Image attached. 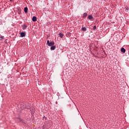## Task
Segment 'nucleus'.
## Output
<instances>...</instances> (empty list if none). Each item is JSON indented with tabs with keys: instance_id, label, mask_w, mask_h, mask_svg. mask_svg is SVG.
I'll use <instances>...</instances> for the list:
<instances>
[{
	"instance_id": "ddd939ff",
	"label": "nucleus",
	"mask_w": 129,
	"mask_h": 129,
	"mask_svg": "<svg viewBox=\"0 0 129 129\" xmlns=\"http://www.w3.org/2000/svg\"><path fill=\"white\" fill-rule=\"evenodd\" d=\"M43 119H45V120H47V117H45V116L43 117Z\"/></svg>"
},
{
	"instance_id": "0eeeda50",
	"label": "nucleus",
	"mask_w": 129,
	"mask_h": 129,
	"mask_svg": "<svg viewBox=\"0 0 129 129\" xmlns=\"http://www.w3.org/2000/svg\"><path fill=\"white\" fill-rule=\"evenodd\" d=\"M121 52H122V53H125V49H124L123 47H122L121 48Z\"/></svg>"
},
{
	"instance_id": "2eb2a0df",
	"label": "nucleus",
	"mask_w": 129,
	"mask_h": 129,
	"mask_svg": "<svg viewBox=\"0 0 129 129\" xmlns=\"http://www.w3.org/2000/svg\"><path fill=\"white\" fill-rule=\"evenodd\" d=\"M10 2H13V1H14V0H10Z\"/></svg>"
},
{
	"instance_id": "f3484780",
	"label": "nucleus",
	"mask_w": 129,
	"mask_h": 129,
	"mask_svg": "<svg viewBox=\"0 0 129 129\" xmlns=\"http://www.w3.org/2000/svg\"><path fill=\"white\" fill-rule=\"evenodd\" d=\"M126 10H128V8H126Z\"/></svg>"
},
{
	"instance_id": "39448f33",
	"label": "nucleus",
	"mask_w": 129,
	"mask_h": 129,
	"mask_svg": "<svg viewBox=\"0 0 129 129\" xmlns=\"http://www.w3.org/2000/svg\"><path fill=\"white\" fill-rule=\"evenodd\" d=\"M37 21V17L36 16H33L32 18V21L36 22Z\"/></svg>"
},
{
	"instance_id": "f03ea898",
	"label": "nucleus",
	"mask_w": 129,
	"mask_h": 129,
	"mask_svg": "<svg viewBox=\"0 0 129 129\" xmlns=\"http://www.w3.org/2000/svg\"><path fill=\"white\" fill-rule=\"evenodd\" d=\"M20 37L23 38V37H26V32H21L20 33Z\"/></svg>"
},
{
	"instance_id": "6e6552de",
	"label": "nucleus",
	"mask_w": 129,
	"mask_h": 129,
	"mask_svg": "<svg viewBox=\"0 0 129 129\" xmlns=\"http://www.w3.org/2000/svg\"><path fill=\"white\" fill-rule=\"evenodd\" d=\"M24 13H25V14H28V8H27V7H25L24 8Z\"/></svg>"
},
{
	"instance_id": "4468645a",
	"label": "nucleus",
	"mask_w": 129,
	"mask_h": 129,
	"mask_svg": "<svg viewBox=\"0 0 129 129\" xmlns=\"http://www.w3.org/2000/svg\"><path fill=\"white\" fill-rule=\"evenodd\" d=\"M93 30H96V26L95 25L94 27H93Z\"/></svg>"
},
{
	"instance_id": "1a4fd4ad",
	"label": "nucleus",
	"mask_w": 129,
	"mask_h": 129,
	"mask_svg": "<svg viewBox=\"0 0 129 129\" xmlns=\"http://www.w3.org/2000/svg\"><path fill=\"white\" fill-rule=\"evenodd\" d=\"M88 19L89 20H93V17L92 16V15H89L88 16Z\"/></svg>"
},
{
	"instance_id": "f257e3e1",
	"label": "nucleus",
	"mask_w": 129,
	"mask_h": 129,
	"mask_svg": "<svg viewBox=\"0 0 129 129\" xmlns=\"http://www.w3.org/2000/svg\"><path fill=\"white\" fill-rule=\"evenodd\" d=\"M47 44L49 47H52V46H54V41H51L50 42L49 40L47 41Z\"/></svg>"
},
{
	"instance_id": "f8f14e48",
	"label": "nucleus",
	"mask_w": 129,
	"mask_h": 129,
	"mask_svg": "<svg viewBox=\"0 0 129 129\" xmlns=\"http://www.w3.org/2000/svg\"><path fill=\"white\" fill-rule=\"evenodd\" d=\"M19 121H20V122H23V120H22V119H21V118H18Z\"/></svg>"
},
{
	"instance_id": "9b49d317",
	"label": "nucleus",
	"mask_w": 129,
	"mask_h": 129,
	"mask_svg": "<svg viewBox=\"0 0 129 129\" xmlns=\"http://www.w3.org/2000/svg\"><path fill=\"white\" fill-rule=\"evenodd\" d=\"M82 30L83 31V32H86V27H82Z\"/></svg>"
},
{
	"instance_id": "dca6fc26",
	"label": "nucleus",
	"mask_w": 129,
	"mask_h": 129,
	"mask_svg": "<svg viewBox=\"0 0 129 129\" xmlns=\"http://www.w3.org/2000/svg\"><path fill=\"white\" fill-rule=\"evenodd\" d=\"M1 38H2V39H4V36H3V37H1Z\"/></svg>"
},
{
	"instance_id": "9d476101",
	"label": "nucleus",
	"mask_w": 129,
	"mask_h": 129,
	"mask_svg": "<svg viewBox=\"0 0 129 129\" xmlns=\"http://www.w3.org/2000/svg\"><path fill=\"white\" fill-rule=\"evenodd\" d=\"M59 36L60 38H63V37L64 36V34H63L60 33L59 34Z\"/></svg>"
},
{
	"instance_id": "423d86ee",
	"label": "nucleus",
	"mask_w": 129,
	"mask_h": 129,
	"mask_svg": "<svg viewBox=\"0 0 129 129\" xmlns=\"http://www.w3.org/2000/svg\"><path fill=\"white\" fill-rule=\"evenodd\" d=\"M27 25H26L25 24H23L22 25V30H26V29H27Z\"/></svg>"
},
{
	"instance_id": "20e7f679",
	"label": "nucleus",
	"mask_w": 129,
	"mask_h": 129,
	"mask_svg": "<svg viewBox=\"0 0 129 129\" xmlns=\"http://www.w3.org/2000/svg\"><path fill=\"white\" fill-rule=\"evenodd\" d=\"M87 16H88V14H87V13H84L83 15V18L84 19H85V18H86V17H87Z\"/></svg>"
},
{
	"instance_id": "7ed1b4c3",
	"label": "nucleus",
	"mask_w": 129,
	"mask_h": 129,
	"mask_svg": "<svg viewBox=\"0 0 129 129\" xmlns=\"http://www.w3.org/2000/svg\"><path fill=\"white\" fill-rule=\"evenodd\" d=\"M55 49H56V46L54 45L51 46V47H50V50H51V51H54Z\"/></svg>"
}]
</instances>
